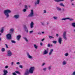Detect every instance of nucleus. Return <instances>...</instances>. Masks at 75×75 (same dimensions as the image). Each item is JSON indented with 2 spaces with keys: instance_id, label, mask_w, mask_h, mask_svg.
Segmentation results:
<instances>
[{
  "instance_id": "nucleus-1",
  "label": "nucleus",
  "mask_w": 75,
  "mask_h": 75,
  "mask_svg": "<svg viewBox=\"0 0 75 75\" xmlns=\"http://www.w3.org/2000/svg\"><path fill=\"white\" fill-rule=\"evenodd\" d=\"M11 13V11L9 9H6L4 11V14L6 16V18H8L9 17V13Z\"/></svg>"
},
{
  "instance_id": "nucleus-2",
  "label": "nucleus",
  "mask_w": 75,
  "mask_h": 75,
  "mask_svg": "<svg viewBox=\"0 0 75 75\" xmlns=\"http://www.w3.org/2000/svg\"><path fill=\"white\" fill-rule=\"evenodd\" d=\"M34 70H35V67H31L30 68L29 72L30 74H33Z\"/></svg>"
},
{
  "instance_id": "nucleus-3",
  "label": "nucleus",
  "mask_w": 75,
  "mask_h": 75,
  "mask_svg": "<svg viewBox=\"0 0 75 75\" xmlns=\"http://www.w3.org/2000/svg\"><path fill=\"white\" fill-rule=\"evenodd\" d=\"M11 55H12L11 51L9 50H7V56L8 57H11Z\"/></svg>"
},
{
  "instance_id": "nucleus-4",
  "label": "nucleus",
  "mask_w": 75,
  "mask_h": 75,
  "mask_svg": "<svg viewBox=\"0 0 75 75\" xmlns=\"http://www.w3.org/2000/svg\"><path fill=\"white\" fill-rule=\"evenodd\" d=\"M6 37L8 40H11V35L10 34H7Z\"/></svg>"
},
{
  "instance_id": "nucleus-5",
  "label": "nucleus",
  "mask_w": 75,
  "mask_h": 75,
  "mask_svg": "<svg viewBox=\"0 0 75 75\" xmlns=\"http://www.w3.org/2000/svg\"><path fill=\"white\" fill-rule=\"evenodd\" d=\"M34 16V11L32 10L31 11L30 13L28 15V17H33Z\"/></svg>"
},
{
  "instance_id": "nucleus-6",
  "label": "nucleus",
  "mask_w": 75,
  "mask_h": 75,
  "mask_svg": "<svg viewBox=\"0 0 75 75\" xmlns=\"http://www.w3.org/2000/svg\"><path fill=\"white\" fill-rule=\"evenodd\" d=\"M66 33H67V32L64 31L63 33V37L64 39V40H67V38L66 34Z\"/></svg>"
},
{
  "instance_id": "nucleus-7",
  "label": "nucleus",
  "mask_w": 75,
  "mask_h": 75,
  "mask_svg": "<svg viewBox=\"0 0 75 75\" xmlns=\"http://www.w3.org/2000/svg\"><path fill=\"white\" fill-rule=\"evenodd\" d=\"M58 42L59 44H61V43H62V38L60 37L59 38Z\"/></svg>"
},
{
  "instance_id": "nucleus-8",
  "label": "nucleus",
  "mask_w": 75,
  "mask_h": 75,
  "mask_svg": "<svg viewBox=\"0 0 75 75\" xmlns=\"http://www.w3.org/2000/svg\"><path fill=\"white\" fill-rule=\"evenodd\" d=\"M27 56L28 58H29V59H32V58H33V57L30 55V54H29L28 53H27Z\"/></svg>"
},
{
  "instance_id": "nucleus-9",
  "label": "nucleus",
  "mask_w": 75,
  "mask_h": 75,
  "mask_svg": "<svg viewBox=\"0 0 75 75\" xmlns=\"http://www.w3.org/2000/svg\"><path fill=\"white\" fill-rule=\"evenodd\" d=\"M23 27L26 33H28V29H27V26H26V25H24Z\"/></svg>"
},
{
  "instance_id": "nucleus-10",
  "label": "nucleus",
  "mask_w": 75,
  "mask_h": 75,
  "mask_svg": "<svg viewBox=\"0 0 75 75\" xmlns=\"http://www.w3.org/2000/svg\"><path fill=\"white\" fill-rule=\"evenodd\" d=\"M29 74V72L28 69H26L24 75H28Z\"/></svg>"
},
{
  "instance_id": "nucleus-11",
  "label": "nucleus",
  "mask_w": 75,
  "mask_h": 75,
  "mask_svg": "<svg viewBox=\"0 0 75 75\" xmlns=\"http://www.w3.org/2000/svg\"><path fill=\"white\" fill-rule=\"evenodd\" d=\"M40 0H37L35 2V4L36 6H37V4H40Z\"/></svg>"
},
{
  "instance_id": "nucleus-12",
  "label": "nucleus",
  "mask_w": 75,
  "mask_h": 75,
  "mask_svg": "<svg viewBox=\"0 0 75 75\" xmlns=\"http://www.w3.org/2000/svg\"><path fill=\"white\" fill-rule=\"evenodd\" d=\"M30 28H33V27H34V23L33 22H31L30 24Z\"/></svg>"
},
{
  "instance_id": "nucleus-13",
  "label": "nucleus",
  "mask_w": 75,
  "mask_h": 75,
  "mask_svg": "<svg viewBox=\"0 0 75 75\" xmlns=\"http://www.w3.org/2000/svg\"><path fill=\"white\" fill-rule=\"evenodd\" d=\"M48 52V50H45L43 52V55H45V54H47V53Z\"/></svg>"
},
{
  "instance_id": "nucleus-14",
  "label": "nucleus",
  "mask_w": 75,
  "mask_h": 75,
  "mask_svg": "<svg viewBox=\"0 0 75 75\" xmlns=\"http://www.w3.org/2000/svg\"><path fill=\"white\" fill-rule=\"evenodd\" d=\"M67 61L64 60L62 62V65H65L67 64Z\"/></svg>"
},
{
  "instance_id": "nucleus-15",
  "label": "nucleus",
  "mask_w": 75,
  "mask_h": 75,
  "mask_svg": "<svg viewBox=\"0 0 75 75\" xmlns=\"http://www.w3.org/2000/svg\"><path fill=\"white\" fill-rule=\"evenodd\" d=\"M21 35H19L17 36V39L18 41H19L20 40V38L21 37Z\"/></svg>"
},
{
  "instance_id": "nucleus-16",
  "label": "nucleus",
  "mask_w": 75,
  "mask_h": 75,
  "mask_svg": "<svg viewBox=\"0 0 75 75\" xmlns=\"http://www.w3.org/2000/svg\"><path fill=\"white\" fill-rule=\"evenodd\" d=\"M54 51V50L53 49H51L50 50V52L49 53V55H51V54H52V52Z\"/></svg>"
},
{
  "instance_id": "nucleus-17",
  "label": "nucleus",
  "mask_w": 75,
  "mask_h": 75,
  "mask_svg": "<svg viewBox=\"0 0 75 75\" xmlns=\"http://www.w3.org/2000/svg\"><path fill=\"white\" fill-rule=\"evenodd\" d=\"M14 17L15 18L17 19V18H18L19 17V16L18 15H15L14 16Z\"/></svg>"
},
{
  "instance_id": "nucleus-18",
  "label": "nucleus",
  "mask_w": 75,
  "mask_h": 75,
  "mask_svg": "<svg viewBox=\"0 0 75 75\" xmlns=\"http://www.w3.org/2000/svg\"><path fill=\"white\" fill-rule=\"evenodd\" d=\"M56 2H59L60 1H63L64 0H54Z\"/></svg>"
},
{
  "instance_id": "nucleus-19",
  "label": "nucleus",
  "mask_w": 75,
  "mask_h": 75,
  "mask_svg": "<svg viewBox=\"0 0 75 75\" xmlns=\"http://www.w3.org/2000/svg\"><path fill=\"white\" fill-rule=\"evenodd\" d=\"M56 8L58 11H61V8L59 7H57Z\"/></svg>"
},
{
  "instance_id": "nucleus-20",
  "label": "nucleus",
  "mask_w": 75,
  "mask_h": 75,
  "mask_svg": "<svg viewBox=\"0 0 75 75\" xmlns=\"http://www.w3.org/2000/svg\"><path fill=\"white\" fill-rule=\"evenodd\" d=\"M60 6H62V7H65V5L63 4L62 3H60L59 4Z\"/></svg>"
},
{
  "instance_id": "nucleus-21",
  "label": "nucleus",
  "mask_w": 75,
  "mask_h": 75,
  "mask_svg": "<svg viewBox=\"0 0 75 75\" xmlns=\"http://www.w3.org/2000/svg\"><path fill=\"white\" fill-rule=\"evenodd\" d=\"M53 18L55 20H57V19H58V17L57 16H54L53 17Z\"/></svg>"
},
{
  "instance_id": "nucleus-22",
  "label": "nucleus",
  "mask_w": 75,
  "mask_h": 75,
  "mask_svg": "<svg viewBox=\"0 0 75 75\" xmlns=\"http://www.w3.org/2000/svg\"><path fill=\"white\" fill-rule=\"evenodd\" d=\"M1 51L2 52H4L5 51V48H2Z\"/></svg>"
},
{
  "instance_id": "nucleus-23",
  "label": "nucleus",
  "mask_w": 75,
  "mask_h": 75,
  "mask_svg": "<svg viewBox=\"0 0 75 75\" xmlns=\"http://www.w3.org/2000/svg\"><path fill=\"white\" fill-rule=\"evenodd\" d=\"M34 47L35 49H37V47H38V46L37 45H35V44L34 45Z\"/></svg>"
},
{
  "instance_id": "nucleus-24",
  "label": "nucleus",
  "mask_w": 75,
  "mask_h": 75,
  "mask_svg": "<svg viewBox=\"0 0 75 75\" xmlns=\"http://www.w3.org/2000/svg\"><path fill=\"white\" fill-rule=\"evenodd\" d=\"M69 19V18H62V20H67L68 19Z\"/></svg>"
},
{
  "instance_id": "nucleus-25",
  "label": "nucleus",
  "mask_w": 75,
  "mask_h": 75,
  "mask_svg": "<svg viewBox=\"0 0 75 75\" xmlns=\"http://www.w3.org/2000/svg\"><path fill=\"white\" fill-rule=\"evenodd\" d=\"M49 38H50V39H51L52 38L54 39V37L53 36H49Z\"/></svg>"
},
{
  "instance_id": "nucleus-26",
  "label": "nucleus",
  "mask_w": 75,
  "mask_h": 75,
  "mask_svg": "<svg viewBox=\"0 0 75 75\" xmlns=\"http://www.w3.org/2000/svg\"><path fill=\"white\" fill-rule=\"evenodd\" d=\"M23 38L24 39V40L26 41V42H28V40H27V39L26 38L24 37Z\"/></svg>"
},
{
  "instance_id": "nucleus-27",
  "label": "nucleus",
  "mask_w": 75,
  "mask_h": 75,
  "mask_svg": "<svg viewBox=\"0 0 75 75\" xmlns=\"http://www.w3.org/2000/svg\"><path fill=\"white\" fill-rule=\"evenodd\" d=\"M72 25L73 27H75V23H72Z\"/></svg>"
},
{
  "instance_id": "nucleus-28",
  "label": "nucleus",
  "mask_w": 75,
  "mask_h": 75,
  "mask_svg": "<svg viewBox=\"0 0 75 75\" xmlns=\"http://www.w3.org/2000/svg\"><path fill=\"white\" fill-rule=\"evenodd\" d=\"M69 18L67 19H69L70 21H73V20H74V19L73 18Z\"/></svg>"
},
{
  "instance_id": "nucleus-29",
  "label": "nucleus",
  "mask_w": 75,
  "mask_h": 75,
  "mask_svg": "<svg viewBox=\"0 0 75 75\" xmlns=\"http://www.w3.org/2000/svg\"><path fill=\"white\" fill-rule=\"evenodd\" d=\"M14 31V29H10V32L12 33H13Z\"/></svg>"
},
{
  "instance_id": "nucleus-30",
  "label": "nucleus",
  "mask_w": 75,
  "mask_h": 75,
  "mask_svg": "<svg viewBox=\"0 0 75 75\" xmlns=\"http://www.w3.org/2000/svg\"><path fill=\"white\" fill-rule=\"evenodd\" d=\"M11 42L12 43H13L14 44H15V43H16V41H15L14 40H11Z\"/></svg>"
},
{
  "instance_id": "nucleus-31",
  "label": "nucleus",
  "mask_w": 75,
  "mask_h": 75,
  "mask_svg": "<svg viewBox=\"0 0 75 75\" xmlns=\"http://www.w3.org/2000/svg\"><path fill=\"white\" fill-rule=\"evenodd\" d=\"M3 31H4L3 28H2L0 30L1 33H3Z\"/></svg>"
},
{
  "instance_id": "nucleus-32",
  "label": "nucleus",
  "mask_w": 75,
  "mask_h": 75,
  "mask_svg": "<svg viewBox=\"0 0 75 75\" xmlns=\"http://www.w3.org/2000/svg\"><path fill=\"white\" fill-rule=\"evenodd\" d=\"M51 66H50L48 67V69L49 70H50V69H51Z\"/></svg>"
},
{
  "instance_id": "nucleus-33",
  "label": "nucleus",
  "mask_w": 75,
  "mask_h": 75,
  "mask_svg": "<svg viewBox=\"0 0 75 75\" xmlns=\"http://www.w3.org/2000/svg\"><path fill=\"white\" fill-rule=\"evenodd\" d=\"M57 42L56 41H52V42L53 44H56Z\"/></svg>"
},
{
  "instance_id": "nucleus-34",
  "label": "nucleus",
  "mask_w": 75,
  "mask_h": 75,
  "mask_svg": "<svg viewBox=\"0 0 75 75\" xmlns=\"http://www.w3.org/2000/svg\"><path fill=\"white\" fill-rule=\"evenodd\" d=\"M65 56H66V57H67L68 55V53H65L64 54Z\"/></svg>"
},
{
  "instance_id": "nucleus-35",
  "label": "nucleus",
  "mask_w": 75,
  "mask_h": 75,
  "mask_svg": "<svg viewBox=\"0 0 75 75\" xmlns=\"http://www.w3.org/2000/svg\"><path fill=\"white\" fill-rule=\"evenodd\" d=\"M15 72H16V73H17V74H20V72H19L18 71H15Z\"/></svg>"
},
{
  "instance_id": "nucleus-36",
  "label": "nucleus",
  "mask_w": 75,
  "mask_h": 75,
  "mask_svg": "<svg viewBox=\"0 0 75 75\" xmlns=\"http://www.w3.org/2000/svg\"><path fill=\"white\" fill-rule=\"evenodd\" d=\"M5 45H6V48H8V46L6 44H5Z\"/></svg>"
},
{
  "instance_id": "nucleus-37",
  "label": "nucleus",
  "mask_w": 75,
  "mask_h": 75,
  "mask_svg": "<svg viewBox=\"0 0 75 75\" xmlns=\"http://www.w3.org/2000/svg\"><path fill=\"white\" fill-rule=\"evenodd\" d=\"M14 62H11V65H14Z\"/></svg>"
},
{
  "instance_id": "nucleus-38",
  "label": "nucleus",
  "mask_w": 75,
  "mask_h": 75,
  "mask_svg": "<svg viewBox=\"0 0 75 75\" xmlns=\"http://www.w3.org/2000/svg\"><path fill=\"white\" fill-rule=\"evenodd\" d=\"M19 67L20 68H23V66H22V65H19Z\"/></svg>"
},
{
  "instance_id": "nucleus-39",
  "label": "nucleus",
  "mask_w": 75,
  "mask_h": 75,
  "mask_svg": "<svg viewBox=\"0 0 75 75\" xmlns=\"http://www.w3.org/2000/svg\"><path fill=\"white\" fill-rule=\"evenodd\" d=\"M71 75H75V71H74Z\"/></svg>"
},
{
  "instance_id": "nucleus-40",
  "label": "nucleus",
  "mask_w": 75,
  "mask_h": 75,
  "mask_svg": "<svg viewBox=\"0 0 75 75\" xmlns=\"http://www.w3.org/2000/svg\"><path fill=\"white\" fill-rule=\"evenodd\" d=\"M45 65V63H44L42 64V66H44V65Z\"/></svg>"
},
{
  "instance_id": "nucleus-41",
  "label": "nucleus",
  "mask_w": 75,
  "mask_h": 75,
  "mask_svg": "<svg viewBox=\"0 0 75 75\" xmlns=\"http://www.w3.org/2000/svg\"><path fill=\"white\" fill-rule=\"evenodd\" d=\"M46 69H47L46 68H43V71H46Z\"/></svg>"
},
{
  "instance_id": "nucleus-42",
  "label": "nucleus",
  "mask_w": 75,
  "mask_h": 75,
  "mask_svg": "<svg viewBox=\"0 0 75 75\" xmlns=\"http://www.w3.org/2000/svg\"><path fill=\"white\" fill-rule=\"evenodd\" d=\"M47 13V11H46V10H44L43 11V13Z\"/></svg>"
},
{
  "instance_id": "nucleus-43",
  "label": "nucleus",
  "mask_w": 75,
  "mask_h": 75,
  "mask_svg": "<svg viewBox=\"0 0 75 75\" xmlns=\"http://www.w3.org/2000/svg\"><path fill=\"white\" fill-rule=\"evenodd\" d=\"M33 33V31H30V34H32Z\"/></svg>"
},
{
  "instance_id": "nucleus-44",
  "label": "nucleus",
  "mask_w": 75,
  "mask_h": 75,
  "mask_svg": "<svg viewBox=\"0 0 75 75\" xmlns=\"http://www.w3.org/2000/svg\"><path fill=\"white\" fill-rule=\"evenodd\" d=\"M23 11H24V12H25V11H26V9H24L23 10Z\"/></svg>"
},
{
  "instance_id": "nucleus-45",
  "label": "nucleus",
  "mask_w": 75,
  "mask_h": 75,
  "mask_svg": "<svg viewBox=\"0 0 75 75\" xmlns=\"http://www.w3.org/2000/svg\"><path fill=\"white\" fill-rule=\"evenodd\" d=\"M12 74H13V75H17L16 74V73H15V72L13 73H12Z\"/></svg>"
},
{
  "instance_id": "nucleus-46",
  "label": "nucleus",
  "mask_w": 75,
  "mask_h": 75,
  "mask_svg": "<svg viewBox=\"0 0 75 75\" xmlns=\"http://www.w3.org/2000/svg\"><path fill=\"white\" fill-rule=\"evenodd\" d=\"M71 5L73 6H75V4L71 3Z\"/></svg>"
},
{
  "instance_id": "nucleus-47",
  "label": "nucleus",
  "mask_w": 75,
  "mask_h": 75,
  "mask_svg": "<svg viewBox=\"0 0 75 75\" xmlns=\"http://www.w3.org/2000/svg\"><path fill=\"white\" fill-rule=\"evenodd\" d=\"M8 66H6L5 67V68L6 69H7V68H8Z\"/></svg>"
},
{
  "instance_id": "nucleus-48",
  "label": "nucleus",
  "mask_w": 75,
  "mask_h": 75,
  "mask_svg": "<svg viewBox=\"0 0 75 75\" xmlns=\"http://www.w3.org/2000/svg\"><path fill=\"white\" fill-rule=\"evenodd\" d=\"M25 8L27 9V5H25Z\"/></svg>"
},
{
  "instance_id": "nucleus-49",
  "label": "nucleus",
  "mask_w": 75,
  "mask_h": 75,
  "mask_svg": "<svg viewBox=\"0 0 75 75\" xmlns=\"http://www.w3.org/2000/svg\"><path fill=\"white\" fill-rule=\"evenodd\" d=\"M20 63L19 62H17L16 63V64H17V65H19L20 64Z\"/></svg>"
},
{
  "instance_id": "nucleus-50",
  "label": "nucleus",
  "mask_w": 75,
  "mask_h": 75,
  "mask_svg": "<svg viewBox=\"0 0 75 75\" xmlns=\"http://www.w3.org/2000/svg\"><path fill=\"white\" fill-rule=\"evenodd\" d=\"M40 45H41V46H42V43L40 42Z\"/></svg>"
},
{
  "instance_id": "nucleus-51",
  "label": "nucleus",
  "mask_w": 75,
  "mask_h": 75,
  "mask_svg": "<svg viewBox=\"0 0 75 75\" xmlns=\"http://www.w3.org/2000/svg\"><path fill=\"white\" fill-rule=\"evenodd\" d=\"M41 24L42 25H44V24L42 23H41Z\"/></svg>"
},
{
  "instance_id": "nucleus-52",
  "label": "nucleus",
  "mask_w": 75,
  "mask_h": 75,
  "mask_svg": "<svg viewBox=\"0 0 75 75\" xmlns=\"http://www.w3.org/2000/svg\"><path fill=\"white\" fill-rule=\"evenodd\" d=\"M47 47H50V44H48L47 45Z\"/></svg>"
},
{
  "instance_id": "nucleus-53",
  "label": "nucleus",
  "mask_w": 75,
  "mask_h": 75,
  "mask_svg": "<svg viewBox=\"0 0 75 75\" xmlns=\"http://www.w3.org/2000/svg\"><path fill=\"white\" fill-rule=\"evenodd\" d=\"M56 37H58V34H56Z\"/></svg>"
},
{
  "instance_id": "nucleus-54",
  "label": "nucleus",
  "mask_w": 75,
  "mask_h": 75,
  "mask_svg": "<svg viewBox=\"0 0 75 75\" xmlns=\"http://www.w3.org/2000/svg\"><path fill=\"white\" fill-rule=\"evenodd\" d=\"M38 34H39V35H41V33H38Z\"/></svg>"
},
{
  "instance_id": "nucleus-55",
  "label": "nucleus",
  "mask_w": 75,
  "mask_h": 75,
  "mask_svg": "<svg viewBox=\"0 0 75 75\" xmlns=\"http://www.w3.org/2000/svg\"><path fill=\"white\" fill-rule=\"evenodd\" d=\"M74 0H71L70 1L71 2H72V1H73Z\"/></svg>"
},
{
  "instance_id": "nucleus-56",
  "label": "nucleus",
  "mask_w": 75,
  "mask_h": 75,
  "mask_svg": "<svg viewBox=\"0 0 75 75\" xmlns=\"http://www.w3.org/2000/svg\"><path fill=\"white\" fill-rule=\"evenodd\" d=\"M44 40V39H42V41H43Z\"/></svg>"
},
{
  "instance_id": "nucleus-57",
  "label": "nucleus",
  "mask_w": 75,
  "mask_h": 75,
  "mask_svg": "<svg viewBox=\"0 0 75 75\" xmlns=\"http://www.w3.org/2000/svg\"><path fill=\"white\" fill-rule=\"evenodd\" d=\"M62 10H63V11H64V10H65V9H64V8H63L62 9Z\"/></svg>"
},
{
  "instance_id": "nucleus-58",
  "label": "nucleus",
  "mask_w": 75,
  "mask_h": 75,
  "mask_svg": "<svg viewBox=\"0 0 75 75\" xmlns=\"http://www.w3.org/2000/svg\"><path fill=\"white\" fill-rule=\"evenodd\" d=\"M42 34H44V32H42Z\"/></svg>"
},
{
  "instance_id": "nucleus-59",
  "label": "nucleus",
  "mask_w": 75,
  "mask_h": 75,
  "mask_svg": "<svg viewBox=\"0 0 75 75\" xmlns=\"http://www.w3.org/2000/svg\"><path fill=\"white\" fill-rule=\"evenodd\" d=\"M52 47V45H50V46Z\"/></svg>"
},
{
  "instance_id": "nucleus-60",
  "label": "nucleus",
  "mask_w": 75,
  "mask_h": 75,
  "mask_svg": "<svg viewBox=\"0 0 75 75\" xmlns=\"http://www.w3.org/2000/svg\"><path fill=\"white\" fill-rule=\"evenodd\" d=\"M73 31H74V32H75V29Z\"/></svg>"
},
{
  "instance_id": "nucleus-61",
  "label": "nucleus",
  "mask_w": 75,
  "mask_h": 75,
  "mask_svg": "<svg viewBox=\"0 0 75 75\" xmlns=\"http://www.w3.org/2000/svg\"><path fill=\"white\" fill-rule=\"evenodd\" d=\"M1 35V33H0V35Z\"/></svg>"
},
{
  "instance_id": "nucleus-62",
  "label": "nucleus",
  "mask_w": 75,
  "mask_h": 75,
  "mask_svg": "<svg viewBox=\"0 0 75 75\" xmlns=\"http://www.w3.org/2000/svg\"><path fill=\"white\" fill-rule=\"evenodd\" d=\"M1 38H0V41H1Z\"/></svg>"
}]
</instances>
